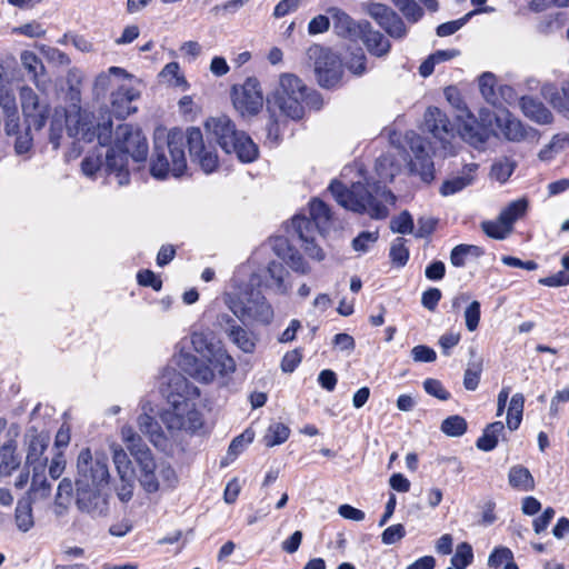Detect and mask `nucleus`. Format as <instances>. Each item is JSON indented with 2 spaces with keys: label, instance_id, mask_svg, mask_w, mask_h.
<instances>
[{
  "label": "nucleus",
  "instance_id": "obj_1",
  "mask_svg": "<svg viewBox=\"0 0 569 569\" xmlns=\"http://www.w3.org/2000/svg\"><path fill=\"white\" fill-rule=\"evenodd\" d=\"M188 144L192 161L198 162L206 173L213 172L218 167V154L214 147L206 144L201 130L190 127L186 133L173 128L166 134L157 132L154 148L150 161V173L156 179H166L169 174L178 178L187 169L184 146Z\"/></svg>",
  "mask_w": 569,
  "mask_h": 569
},
{
  "label": "nucleus",
  "instance_id": "obj_2",
  "mask_svg": "<svg viewBox=\"0 0 569 569\" xmlns=\"http://www.w3.org/2000/svg\"><path fill=\"white\" fill-rule=\"evenodd\" d=\"M376 171L380 181L370 184L369 188L356 182L347 189L341 182L335 180L330 183L329 190L341 207L355 212H367L373 219H385L389 213L387 204H393L396 197L380 182L392 181L398 169L392 158L383 154L376 161Z\"/></svg>",
  "mask_w": 569,
  "mask_h": 569
},
{
  "label": "nucleus",
  "instance_id": "obj_3",
  "mask_svg": "<svg viewBox=\"0 0 569 569\" xmlns=\"http://www.w3.org/2000/svg\"><path fill=\"white\" fill-rule=\"evenodd\" d=\"M163 379L167 382V390H163V393L170 408L161 413V421L170 431L194 432L200 429L203 420L196 403L200 397L198 387L174 371L163 376Z\"/></svg>",
  "mask_w": 569,
  "mask_h": 569
},
{
  "label": "nucleus",
  "instance_id": "obj_4",
  "mask_svg": "<svg viewBox=\"0 0 569 569\" xmlns=\"http://www.w3.org/2000/svg\"><path fill=\"white\" fill-rule=\"evenodd\" d=\"M249 266L241 264L231 279V291L223 295L228 309L243 323L268 326L274 317L273 307L268 299L250 281H246Z\"/></svg>",
  "mask_w": 569,
  "mask_h": 569
},
{
  "label": "nucleus",
  "instance_id": "obj_5",
  "mask_svg": "<svg viewBox=\"0 0 569 569\" xmlns=\"http://www.w3.org/2000/svg\"><path fill=\"white\" fill-rule=\"evenodd\" d=\"M120 435L122 442L134 459L137 478L144 491L148 493L157 492L160 489L161 481L168 487L174 486L177 482L174 470L167 463L156 462L150 449L131 426L124 425Z\"/></svg>",
  "mask_w": 569,
  "mask_h": 569
},
{
  "label": "nucleus",
  "instance_id": "obj_6",
  "mask_svg": "<svg viewBox=\"0 0 569 569\" xmlns=\"http://www.w3.org/2000/svg\"><path fill=\"white\" fill-rule=\"evenodd\" d=\"M113 144L106 154V171L116 177L119 186H126L130 181L128 156L144 161L149 150L147 138L139 127L123 123L116 129Z\"/></svg>",
  "mask_w": 569,
  "mask_h": 569
},
{
  "label": "nucleus",
  "instance_id": "obj_7",
  "mask_svg": "<svg viewBox=\"0 0 569 569\" xmlns=\"http://www.w3.org/2000/svg\"><path fill=\"white\" fill-rule=\"evenodd\" d=\"M64 123L70 137L88 142L97 138L101 146H106L111 141L112 122L110 119L94 123L92 116L84 110L79 109L71 113L56 110L51 118L49 134V140L54 149L60 146Z\"/></svg>",
  "mask_w": 569,
  "mask_h": 569
},
{
  "label": "nucleus",
  "instance_id": "obj_8",
  "mask_svg": "<svg viewBox=\"0 0 569 569\" xmlns=\"http://www.w3.org/2000/svg\"><path fill=\"white\" fill-rule=\"evenodd\" d=\"M204 127L227 153H234L242 162H252L257 159V144L246 132L237 130L236 124L227 116L209 118Z\"/></svg>",
  "mask_w": 569,
  "mask_h": 569
},
{
  "label": "nucleus",
  "instance_id": "obj_9",
  "mask_svg": "<svg viewBox=\"0 0 569 569\" xmlns=\"http://www.w3.org/2000/svg\"><path fill=\"white\" fill-rule=\"evenodd\" d=\"M307 87L296 74L283 73L273 93L274 104L287 117L299 120L303 117V99Z\"/></svg>",
  "mask_w": 569,
  "mask_h": 569
},
{
  "label": "nucleus",
  "instance_id": "obj_10",
  "mask_svg": "<svg viewBox=\"0 0 569 569\" xmlns=\"http://www.w3.org/2000/svg\"><path fill=\"white\" fill-rule=\"evenodd\" d=\"M117 79L116 89L111 93V112L118 118H126L137 111L132 102L140 98L141 81L120 67H110Z\"/></svg>",
  "mask_w": 569,
  "mask_h": 569
},
{
  "label": "nucleus",
  "instance_id": "obj_11",
  "mask_svg": "<svg viewBox=\"0 0 569 569\" xmlns=\"http://www.w3.org/2000/svg\"><path fill=\"white\" fill-rule=\"evenodd\" d=\"M308 66L313 68L319 84L323 88L336 87L342 78L340 58L329 48L312 44L306 52Z\"/></svg>",
  "mask_w": 569,
  "mask_h": 569
},
{
  "label": "nucleus",
  "instance_id": "obj_12",
  "mask_svg": "<svg viewBox=\"0 0 569 569\" xmlns=\"http://www.w3.org/2000/svg\"><path fill=\"white\" fill-rule=\"evenodd\" d=\"M76 487L108 488L110 473L104 456L93 457L90 449H82L77 460Z\"/></svg>",
  "mask_w": 569,
  "mask_h": 569
},
{
  "label": "nucleus",
  "instance_id": "obj_13",
  "mask_svg": "<svg viewBox=\"0 0 569 569\" xmlns=\"http://www.w3.org/2000/svg\"><path fill=\"white\" fill-rule=\"evenodd\" d=\"M250 266V263H247ZM249 281L251 287H260L274 296H289L292 289L290 273L286 267L277 260L270 261L264 268L252 271L249 267Z\"/></svg>",
  "mask_w": 569,
  "mask_h": 569
},
{
  "label": "nucleus",
  "instance_id": "obj_14",
  "mask_svg": "<svg viewBox=\"0 0 569 569\" xmlns=\"http://www.w3.org/2000/svg\"><path fill=\"white\" fill-rule=\"evenodd\" d=\"M191 345L199 355L214 363L221 378L236 371L234 359L223 348H216L209 333L196 331L191 335Z\"/></svg>",
  "mask_w": 569,
  "mask_h": 569
},
{
  "label": "nucleus",
  "instance_id": "obj_15",
  "mask_svg": "<svg viewBox=\"0 0 569 569\" xmlns=\"http://www.w3.org/2000/svg\"><path fill=\"white\" fill-rule=\"evenodd\" d=\"M231 100L241 116H256L263 107V94L257 78L249 77L231 88Z\"/></svg>",
  "mask_w": 569,
  "mask_h": 569
},
{
  "label": "nucleus",
  "instance_id": "obj_16",
  "mask_svg": "<svg viewBox=\"0 0 569 569\" xmlns=\"http://www.w3.org/2000/svg\"><path fill=\"white\" fill-rule=\"evenodd\" d=\"M22 113L28 129L41 130L49 117L50 107L29 86L19 89Z\"/></svg>",
  "mask_w": 569,
  "mask_h": 569
},
{
  "label": "nucleus",
  "instance_id": "obj_17",
  "mask_svg": "<svg viewBox=\"0 0 569 569\" xmlns=\"http://www.w3.org/2000/svg\"><path fill=\"white\" fill-rule=\"evenodd\" d=\"M76 506L92 519L108 515L109 501L104 488L76 487Z\"/></svg>",
  "mask_w": 569,
  "mask_h": 569
},
{
  "label": "nucleus",
  "instance_id": "obj_18",
  "mask_svg": "<svg viewBox=\"0 0 569 569\" xmlns=\"http://www.w3.org/2000/svg\"><path fill=\"white\" fill-rule=\"evenodd\" d=\"M495 122L499 130V132H495L497 137H503L513 142L537 138V131L535 129L526 128L519 119L507 110H501L495 114Z\"/></svg>",
  "mask_w": 569,
  "mask_h": 569
},
{
  "label": "nucleus",
  "instance_id": "obj_19",
  "mask_svg": "<svg viewBox=\"0 0 569 569\" xmlns=\"http://www.w3.org/2000/svg\"><path fill=\"white\" fill-rule=\"evenodd\" d=\"M369 13L391 38L401 39L407 34L402 19L387 6L373 4Z\"/></svg>",
  "mask_w": 569,
  "mask_h": 569
},
{
  "label": "nucleus",
  "instance_id": "obj_20",
  "mask_svg": "<svg viewBox=\"0 0 569 569\" xmlns=\"http://www.w3.org/2000/svg\"><path fill=\"white\" fill-rule=\"evenodd\" d=\"M410 149L413 152V158L410 161L411 171L419 174L423 182L430 183L435 178V167L431 157L426 150L423 140L420 137L413 138Z\"/></svg>",
  "mask_w": 569,
  "mask_h": 569
},
{
  "label": "nucleus",
  "instance_id": "obj_21",
  "mask_svg": "<svg viewBox=\"0 0 569 569\" xmlns=\"http://www.w3.org/2000/svg\"><path fill=\"white\" fill-rule=\"evenodd\" d=\"M179 366L190 377L201 383L212 382L216 377L214 372L216 370L218 371V368H216L214 363H210L209 360H199L190 353L180 356Z\"/></svg>",
  "mask_w": 569,
  "mask_h": 569
},
{
  "label": "nucleus",
  "instance_id": "obj_22",
  "mask_svg": "<svg viewBox=\"0 0 569 569\" xmlns=\"http://www.w3.org/2000/svg\"><path fill=\"white\" fill-rule=\"evenodd\" d=\"M293 228L296 229L299 238L303 242L302 248L306 253L318 261L323 260L325 253L322 249L315 242V234L317 231H313V223L308 220L306 217L296 216L292 219Z\"/></svg>",
  "mask_w": 569,
  "mask_h": 569
},
{
  "label": "nucleus",
  "instance_id": "obj_23",
  "mask_svg": "<svg viewBox=\"0 0 569 569\" xmlns=\"http://www.w3.org/2000/svg\"><path fill=\"white\" fill-rule=\"evenodd\" d=\"M368 52L381 58L389 53L391 43L380 31L375 30L368 21H362V29L358 36Z\"/></svg>",
  "mask_w": 569,
  "mask_h": 569
},
{
  "label": "nucleus",
  "instance_id": "obj_24",
  "mask_svg": "<svg viewBox=\"0 0 569 569\" xmlns=\"http://www.w3.org/2000/svg\"><path fill=\"white\" fill-rule=\"evenodd\" d=\"M330 16L335 32L346 39L355 40L362 29V22H356L347 12L343 10L332 7L327 10Z\"/></svg>",
  "mask_w": 569,
  "mask_h": 569
},
{
  "label": "nucleus",
  "instance_id": "obj_25",
  "mask_svg": "<svg viewBox=\"0 0 569 569\" xmlns=\"http://www.w3.org/2000/svg\"><path fill=\"white\" fill-rule=\"evenodd\" d=\"M425 128L435 138L442 142L447 141L448 137H450L452 132L449 119L437 107H430L427 109L425 113Z\"/></svg>",
  "mask_w": 569,
  "mask_h": 569
},
{
  "label": "nucleus",
  "instance_id": "obj_26",
  "mask_svg": "<svg viewBox=\"0 0 569 569\" xmlns=\"http://www.w3.org/2000/svg\"><path fill=\"white\" fill-rule=\"evenodd\" d=\"M150 412H152V409L143 405L142 413L137 419L138 428L156 447H162L166 443V436L161 426Z\"/></svg>",
  "mask_w": 569,
  "mask_h": 569
},
{
  "label": "nucleus",
  "instance_id": "obj_27",
  "mask_svg": "<svg viewBox=\"0 0 569 569\" xmlns=\"http://www.w3.org/2000/svg\"><path fill=\"white\" fill-rule=\"evenodd\" d=\"M492 132L486 124L479 123L471 116L468 117V120L460 128L461 138L477 149L485 146Z\"/></svg>",
  "mask_w": 569,
  "mask_h": 569
},
{
  "label": "nucleus",
  "instance_id": "obj_28",
  "mask_svg": "<svg viewBox=\"0 0 569 569\" xmlns=\"http://www.w3.org/2000/svg\"><path fill=\"white\" fill-rule=\"evenodd\" d=\"M21 64L30 74V79L38 90L44 92L49 80L43 79L46 68L39 57L32 51H22L20 54Z\"/></svg>",
  "mask_w": 569,
  "mask_h": 569
},
{
  "label": "nucleus",
  "instance_id": "obj_29",
  "mask_svg": "<svg viewBox=\"0 0 569 569\" xmlns=\"http://www.w3.org/2000/svg\"><path fill=\"white\" fill-rule=\"evenodd\" d=\"M520 108L527 118L537 123L548 124L552 122V114L548 108L532 97H522L520 99Z\"/></svg>",
  "mask_w": 569,
  "mask_h": 569
},
{
  "label": "nucleus",
  "instance_id": "obj_30",
  "mask_svg": "<svg viewBox=\"0 0 569 569\" xmlns=\"http://www.w3.org/2000/svg\"><path fill=\"white\" fill-rule=\"evenodd\" d=\"M229 339L243 352L252 353L256 349L257 336L240 325H232L227 330Z\"/></svg>",
  "mask_w": 569,
  "mask_h": 569
},
{
  "label": "nucleus",
  "instance_id": "obj_31",
  "mask_svg": "<svg viewBox=\"0 0 569 569\" xmlns=\"http://www.w3.org/2000/svg\"><path fill=\"white\" fill-rule=\"evenodd\" d=\"M509 485L519 491H532L535 489V479L528 468L517 465L509 469Z\"/></svg>",
  "mask_w": 569,
  "mask_h": 569
},
{
  "label": "nucleus",
  "instance_id": "obj_32",
  "mask_svg": "<svg viewBox=\"0 0 569 569\" xmlns=\"http://www.w3.org/2000/svg\"><path fill=\"white\" fill-rule=\"evenodd\" d=\"M309 220V218H307ZM331 219V212L328 206L319 200L313 199L310 202V221L313 223V231L322 233L327 230Z\"/></svg>",
  "mask_w": 569,
  "mask_h": 569
},
{
  "label": "nucleus",
  "instance_id": "obj_33",
  "mask_svg": "<svg viewBox=\"0 0 569 569\" xmlns=\"http://www.w3.org/2000/svg\"><path fill=\"white\" fill-rule=\"evenodd\" d=\"M503 433L505 425L501 421L492 422L485 428L483 433L478 438L476 446L482 451H491L497 447L498 441Z\"/></svg>",
  "mask_w": 569,
  "mask_h": 569
},
{
  "label": "nucleus",
  "instance_id": "obj_34",
  "mask_svg": "<svg viewBox=\"0 0 569 569\" xmlns=\"http://www.w3.org/2000/svg\"><path fill=\"white\" fill-rule=\"evenodd\" d=\"M73 497V483L71 479L63 478L58 486L54 499V513L62 517L67 513L71 499Z\"/></svg>",
  "mask_w": 569,
  "mask_h": 569
},
{
  "label": "nucleus",
  "instance_id": "obj_35",
  "mask_svg": "<svg viewBox=\"0 0 569 569\" xmlns=\"http://www.w3.org/2000/svg\"><path fill=\"white\" fill-rule=\"evenodd\" d=\"M485 253L483 249L475 244H458L450 253V262L455 267H463L469 258H479Z\"/></svg>",
  "mask_w": 569,
  "mask_h": 569
},
{
  "label": "nucleus",
  "instance_id": "obj_36",
  "mask_svg": "<svg viewBox=\"0 0 569 569\" xmlns=\"http://www.w3.org/2000/svg\"><path fill=\"white\" fill-rule=\"evenodd\" d=\"M525 408V397L522 393H515L509 402L508 411H507V427L509 430H517L522 421Z\"/></svg>",
  "mask_w": 569,
  "mask_h": 569
},
{
  "label": "nucleus",
  "instance_id": "obj_37",
  "mask_svg": "<svg viewBox=\"0 0 569 569\" xmlns=\"http://www.w3.org/2000/svg\"><path fill=\"white\" fill-rule=\"evenodd\" d=\"M517 167V162L508 157H501L497 159L490 170L491 179L499 183H505L513 173Z\"/></svg>",
  "mask_w": 569,
  "mask_h": 569
},
{
  "label": "nucleus",
  "instance_id": "obj_38",
  "mask_svg": "<svg viewBox=\"0 0 569 569\" xmlns=\"http://www.w3.org/2000/svg\"><path fill=\"white\" fill-rule=\"evenodd\" d=\"M567 19V14L561 11L548 13L540 19L537 30L543 34L553 33L566 24Z\"/></svg>",
  "mask_w": 569,
  "mask_h": 569
},
{
  "label": "nucleus",
  "instance_id": "obj_39",
  "mask_svg": "<svg viewBox=\"0 0 569 569\" xmlns=\"http://www.w3.org/2000/svg\"><path fill=\"white\" fill-rule=\"evenodd\" d=\"M527 208V199L520 198L511 201L506 208H503L499 213V217L512 229L513 223L526 213Z\"/></svg>",
  "mask_w": 569,
  "mask_h": 569
},
{
  "label": "nucleus",
  "instance_id": "obj_40",
  "mask_svg": "<svg viewBox=\"0 0 569 569\" xmlns=\"http://www.w3.org/2000/svg\"><path fill=\"white\" fill-rule=\"evenodd\" d=\"M16 525L22 532H28L34 525L31 502L19 500L16 507Z\"/></svg>",
  "mask_w": 569,
  "mask_h": 569
},
{
  "label": "nucleus",
  "instance_id": "obj_41",
  "mask_svg": "<svg viewBox=\"0 0 569 569\" xmlns=\"http://www.w3.org/2000/svg\"><path fill=\"white\" fill-rule=\"evenodd\" d=\"M47 459H44L42 462H40L37 466L33 467L34 475L31 481V488L30 491L36 498H46L49 496L50 492V485L48 483L47 479L44 478L43 470L46 466Z\"/></svg>",
  "mask_w": 569,
  "mask_h": 569
},
{
  "label": "nucleus",
  "instance_id": "obj_42",
  "mask_svg": "<svg viewBox=\"0 0 569 569\" xmlns=\"http://www.w3.org/2000/svg\"><path fill=\"white\" fill-rule=\"evenodd\" d=\"M49 445V436L43 433H38L32 436L29 449L27 453V462L30 465L41 462L40 458L44 453L47 447Z\"/></svg>",
  "mask_w": 569,
  "mask_h": 569
},
{
  "label": "nucleus",
  "instance_id": "obj_43",
  "mask_svg": "<svg viewBox=\"0 0 569 569\" xmlns=\"http://www.w3.org/2000/svg\"><path fill=\"white\" fill-rule=\"evenodd\" d=\"M481 229L488 237L497 240L506 239L512 231L499 216L496 220L481 222Z\"/></svg>",
  "mask_w": 569,
  "mask_h": 569
},
{
  "label": "nucleus",
  "instance_id": "obj_44",
  "mask_svg": "<svg viewBox=\"0 0 569 569\" xmlns=\"http://www.w3.org/2000/svg\"><path fill=\"white\" fill-rule=\"evenodd\" d=\"M160 77L173 87L181 88L182 90H187L189 87L184 76L180 73V67L178 62L167 63L162 68Z\"/></svg>",
  "mask_w": 569,
  "mask_h": 569
},
{
  "label": "nucleus",
  "instance_id": "obj_45",
  "mask_svg": "<svg viewBox=\"0 0 569 569\" xmlns=\"http://www.w3.org/2000/svg\"><path fill=\"white\" fill-rule=\"evenodd\" d=\"M290 435V429L281 423L274 422L270 425L264 436V443L267 447H274L287 441Z\"/></svg>",
  "mask_w": 569,
  "mask_h": 569
},
{
  "label": "nucleus",
  "instance_id": "obj_46",
  "mask_svg": "<svg viewBox=\"0 0 569 569\" xmlns=\"http://www.w3.org/2000/svg\"><path fill=\"white\" fill-rule=\"evenodd\" d=\"M119 480L117 481L114 486V490L117 493V497L122 502H128L133 497V490H134V473L129 475H118Z\"/></svg>",
  "mask_w": 569,
  "mask_h": 569
},
{
  "label": "nucleus",
  "instance_id": "obj_47",
  "mask_svg": "<svg viewBox=\"0 0 569 569\" xmlns=\"http://www.w3.org/2000/svg\"><path fill=\"white\" fill-rule=\"evenodd\" d=\"M110 449L112 452V459H113V463L116 466L118 475L134 473V470L131 466V461L128 458V455L124 451V449L120 445H117V443H112L110 446Z\"/></svg>",
  "mask_w": 569,
  "mask_h": 569
},
{
  "label": "nucleus",
  "instance_id": "obj_48",
  "mask_svg": "<svg viewBox=\"0 0 569 569\" xmlns=\"http://www.w3.org/2000/svg\"><path fill=\"white\" fill-rule=\"evenodd\" d=\"M441 431L450 437H460L467 431V421L461 416H450L442 421Z\"/></svg>",
  "mask_w": 569,
  "mask_h": 569
},
{
  "label": "nucleus",
  "instance_id": "obj_49",
  "mask_svg": "<svg viewBox=\"0 0 569 569\" xmlns=\"http://www.w3.org/2000/svg\"><path fill=\"white\" fill-rule=\"evenodd\" d=\"M473 560L472 548L468 542H461L457 546L456 552L451 558V565L455 569H466Z\"/></svg>",
  "mask_w": 569,
  "mask_h": 569
},
{
  "label": "nucleus",
  "instance_id": "obj_50",
  "mask_svg": "<svg viewBox=\"0 0 569 569\" xmlns=\"http://www.w3.org/2000/svg\"><path fill=\"white\" fill-rule=\"evenodd\" d=\"M569 144V139L567 136L556 134L551 141L540 150L538 157L542 161L551 160L556 153L560 152Z\"/></svg>",
  "mask_w": 569,
  "mask_h": 569
},
{
  "label": "nucleus",
  "instance_id": "obj_51",
  "mask_svg": "<svg viewBox=\"0 0 569 569\" xmlns=\"http://www.w3.org/2000/svg\"><path fill=\"white\" fill-rule=\"evenodd\" d=\"M392 3L410 22H417L423 14L422 8L413 0H392Z\"/></svg>",
  "mask_w": 569,
  "mask_h": 569
},
{
  "label": "nucleus",
  "instance_id": "obj_52",
  "mask_svg": "<svg viewBox=\"0 0 569 569\" xmlns=\"http://www.w3.org/2000/svg\"><path fill=\"white\" fill-rule=\"evenodd\" d=\"M389 257L393 264L403 267L409 259V250L406 247V239L399 237L391 244Z\"/></svg>",
  "mask_w": 569,
  "mask_h": 569
},
{
  "label": "nucleus",
  "instance_id": "obj_53",
  "mask_svg": "<svg viewBox=\"0 0 569 569\" xmlns=\"http://www.w3.org/2000/svg\"><path fill=\"white\" fill-rule=\"evenodd\" d=\"M472 181H473V177L469 176V174L455 177V178L447 180L442 183V186L440 188V193L442 196L455 194L456 192H459L463 188L471 184Z\"/></svg>",
  "mask_w": 569,
  "mask_h": 569
},
{
  "label": "nucleus",
  "instance_id": "obj_54",
  "mask_svg": "<svg viewBox=\"0 0 569 569\" xmlns=\"http://www.w3.org/2000/svg\"><path fill=\"white\" fill-rule=\"evenodd\" d=\"M392 232L409 234L413 230V220L408 211H402L399 216L393 217L390 221Z\"/></svg>",
  "mask_w": 569,
  "mask_h": 569
},
{
  "label": "nucleus",
  "instance_id": "obj_55",
  "mask_svg": "<svg viewBox=\"0 0 569 569\" xmlns=\"http://www.w3.org/2000/svg\"><path fill=\"white\" fill-rule=\"evenodd\" d=\"M253 440V432L252 431H249V430H246L243 433H241L240 436L236 437L229 448H228V458H230L231 460H233L238 455H240L244 448L251 443Z\"/></svg>",
  "mask_w": 569,
  "mask_h": 569
},
{
  "label": "nucleus",
  "instance_id": "obj_56",
  "mask_svg": "<svg viewBox=\"0 0 569 569\" xmlns=\"http://www.w3.org/2000/svg\"><path fill=\"white\" fill-rule=\"evenodd\" d=\"M480 302L473 300L469 303L463 313L466 327L470 332L477 330L480 322Z\"/></svg>",
  "mask_w": 569,
  "mask_h": 569
},
{
  "label": "nucleus",
  "instance_id": "obj_57",
  "mask_svg": "<svg viewBox=\"0 0 569 569\" xmlns=\"http://www.w3.org/2000/svg\"><path fill=\"white\" fill-rule=\"evenodd\" d=\"M378 231H363L352 241V248L358 252H367L369 248L377 242Z\"/></svg>",
  "mask_w": 569,
  "mask_h": 569
},
{
  "label": "nucleus",
  "instance_id": "obj_58",
  "mask_svg": "<svg viewBox=\"0 0 569 569\" xmlns=\"http://www.w3.org/2000/svg\"><path fill=\"white\" fill-rule=\"evenodd\" d=\"M250 0H228L212 8V12L217 16L229 17L236 14Z\"/></svg>",
  "mask_w": 569,
  "mask_h": 569
},
{
  "label": "nucleus",
  "instance_id": "obj_59",
  "mask_svg": "<svg viewBox=\"0 0 569 569\" xmlns=\"http://www.w3.org/2000/svg\"><path fill=\"white\" fill-rule=\"evenodd\" d=\"M366 62V54L361 50H358L356 53H351L350 58L346 60V68L355 76H362L367 70Z\"/></svg>",
  "mask_w": 569,
  "mask_h": 569
},
{
  "label": "nucleus",
  "instance_id": "obj_60",
  "mask_svg": "<svg viewBox=\"0 0 569 569\" xmlns=\"http://www.w3.org/2000/svg\"><path fill=\"white\" fill-rule=\"evenodd\" d=\"M513 559L512 551L507 547H497L488 558V566L498 569L503 562Z\"/></svg>",
  "mask_w": 569,
  "mask_h": 569
},
{
  "label": "nucleus",
  "instance_id": "obj_61",
  "mask_svg": "<svg viewBox=\"0 0 569 569\" xmlns=\"http://www.w3.org/2000/svg\"><path fill=\"white\" fill-rule=\"evenodd\" d=\"M0 107L3 114L18 112L16 96L7 86L0 89Z\"/></svg>",
  "mask_w": 569,
  "mask_h": 569
},
{
  "label": "nucleus",
  "instance_id": "obj_62",
  "mask_svg": "<svg viewBox=\"0 0 569 569\" xmlns=\"http://www.w3.org/2000/svg\"><path fill=\"white\" fill-rule=\"evenodd\" d=\"M406 536V529L401 523L389 526L381 535L385 545H393Z\"/></svg>",
  "mask_w": 569,
  "mask_h": 569
},
{
  "label": "nucleus",
  "instance_id": "obj_63",
  "mask_svg": "<svg viewBox=\"0 0 569 569\" xmlns=\"http://www.w3.org/2000/svg\"><path fill=\"white\" fill-rule=\"evenodd\" d=\"M14 33L23 34L29 38H42L46 34V30L42 24L37 21L24 23L13 29Z\"/></svg>",
  "mask_w": 569,
  "mask_h": 569
},
{
  "label": "nucleus",
  "instance_id": "obj_64",
  "mask_svg": "<svg viewBox=\"0 0 569 569\" xmlns=\"http://www.w3.org/2000/svg\"><path fill=\"white\" fill-rule=\"evenodd\" d=\"M330 22V16L318 14L309 21L308 33L311 36L323 33L328 31Z\"/></svg>",
  "mask_w": 569,
  "mask_h": 569
}]
</instances>
